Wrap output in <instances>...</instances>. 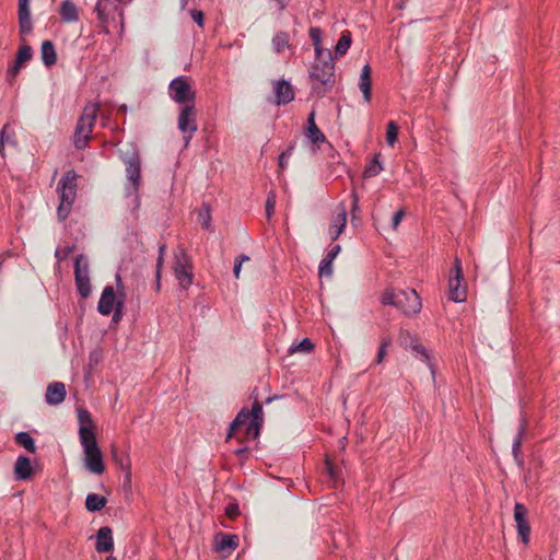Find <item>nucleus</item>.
I'll list each match as a JSON object with an SVG mask.
<instances>
[{
  "instance_id": "52",
  "label": "nucleus",
  "mask_w": 560,
  "mask_h": 560,
  "mask_svg": "<svg viewBox=\"0 0 560 560\" xmlns=\"http://www.w3.org/2000/svg\"><path fill=\"white\" fill-rule=\"evenodd\" d=\"M524 431H525V423H523L521 425L518 434H517V438H516V440L513 443V453H514L515 457L517 456V453L520 452L521 442H522V435H523Z\"/></svg>"
},
{
  "instance_id": "60",
  "label": "nucleus",
  "mask_w": 560,
  "mask_h": 560,
  "mask_svg": "<svg viewBox=\"0 0 560 560\" xmlns=\"http://www.w3.org/2000/svg\"><path fill=\"white\" fill-rule=\"evenodd\" d=\"M7 125L2 128L1 132H0V153L2 156H4V135H5V130H7Z\"/></svg>"
},
{
  "instance_id": "57",
  "label": "nucleus",
  "mask_w": 560,
  "mask_h": 560,
  "mask_svg": "<svg viewBox=\"0 0 560 560\" xmlns=\"http://www.w3.org/2000/svg\"><path fill=\"white\" fill-rule=\"evenodd\" d=\"M352 209H351V213H352V221H355L358 219V210H359V206H358V196L355 192L352 194Z\"/></svg>"
},
{
  "instance_id": "21",
  "label": "nucleus",
  "mask_w": 560,
  "mask_h": 560,
  "mask_svg": "<svg viewBox=\"0 0 560 560\" xmlns=\"http://www.w3.org/2000/svg\"><path fill=\"white\" fill-rule=\"evenodd\" d=\"M306 124H307V126L305 129V136L314 145L318 147L319 143L326 142L325 135L322 132V130L317 127V125L315 122V112L314 110H312L308 114Z\"/></svg>"
},
{
  "instance_id": "18",
  "label": "nucleus",
  "mask_w": 560,
  "mask_h": 560,
  "mask_svg": "<svg viewBox=\"0 0 560 560\" xmlns=\"http://www.w3.org/2000/svg\"><path fill=\"white\" fill-rule=\"evenodd\" d=\"M66 386L61 382H52L47 386L45 399L48 405L56 406L66 398Z\"/></svg>"
},
{
  "instance_id": "9",
  "label": "nucleus",
  "mask_w": 560,
  "mask_h": 560,
  "mask_svg": "<svg viewBox=\"0 0 560 560\" xmlns=\"http://www.w3.org/2000/svg\"><path fill=\"white\" fill-rule=\"evenodd\" d=\"M396 307L401 310L407 316L418 314L422 307L421 299L413 289L399 290Z\"/></svg>"
},
{
  "instance_id": "23",
  "label": "nucleus",
  "mask_w": 560,
  "mask_h": 560,
  "mask_svg": "<svg viewBox=\"0 0 560 560\" xmlns=\"http://www.w3.org/2000/svg\"><path fill=\"white\" fill-rule=\"evenodd\" d=\"M347 223V211L343 206H341V211L337 214L334 222L330 224L329 232L331 235V240L336 241L340 234L343 232Z\"/></svg>"
},
{
  "instance_id": "29",
  "label": "nucleus",
  "mask_w": 560,
  "mask_h": 560,
  "mask_svg": "<svg viewBox=\"0 0 560 560\" xmlns=\"http://www.w3.org/2000/svg\"><path fill=\"white\" fill-rule=\"evenodd\" d=\"M351 43V33L349 31H343L337 42V45L335 46V56L337 58L345 56L350 48Z\"/></svg>"
},
{
  "instance_id": "20",
  "label": "nucleus",
  "mask_w": 560,
  "mask_h": 560,
  "mask_svg": "<svg viewBox=\"0 0 560 560\" xmlns=\"http://www.w3.org/2000/svg\"><path fill=\"white\" fill-rule=\"evenodd\" d=\"M34 476L31 459L27 456L20 455L14 464L15 480H30Z\"/></svg>"
},
{
  "instance_id": "33",
  "label": "nucleus",
  "mask_w": 560,
  "mask_h": 560,
  "mask_svg": "<svg viewBox=\"0 0 560 560\" xmlns=\"http://www.w3.org/2000/svg\"><path fill=\"white\" fill-rule=\"evenodd\" d=\"M197 220L202 229L211 231V208L208 203H202L198 211Z\"/></svg>"
},
{
  "instance_id": "26",
  "label": "nucleus",
  "mask_w": 560,
  "mask_h": 560,
  "mask_svg": "<svg viewBox=\"0 0 560 560\" xmlns=\"http://www.w3.org/2000/svg\"><path fill=\"white\" fill-rule=\"evenodd\" d=\"M116 10L117 5L112 0H98L95 7L97 19L102 24L108 22L109 13L112 10Z\"/></svg>"
},
{
  "instance_id": "30",
  "label": "nucleus",
  "mask_w": 560,
  "mask_h": 560,
  "mask_svg": "<svg viewBox=\"0 0 560 560\" xmlns=\"http://www.w3.org/2000/svg\"><path fill=\"white\" fill-rule=\"evenodd\" d=\"M74 281L77 290L82 299H88L91 294L90 277H82L79 272H74Z\"/></svg>"
},
{
  "instance_id": "25",
  "label": "nucleus",
  "mask_w": 560,
  "mask_h": 560,
  "mask_svg": "<svg viewBox=\"0 0 560 560\" xmlns=\"http://www.w3.org/2000/svg\"><path fill=\"white\" fill-rule=\"evenodd\" d=\"M308 35L315 48V57L317 61H320L322 57L327 56V51H330L322 46V30L319 27H311Z\"/></svg>"
},
{
  "instance_id": "50",
  "label": "nucleus",
  "mask_w": 560,
  "mask_h": 560,
  "mask_svg": "<svg viewBox=\"0 0 560 560\" xmlns=\"http://www.w3.org/2000/svg\"><path fill=\"white\" fill-rule=\"evenodd\" d=\"M225 514L229 518L234 520L240 515L238 504L236 502H231L225 508Z\"/></svg>"
},
{
  "instance_id": "19",
  "label": "nucleus",
  "mask_w": 560,
  "mask_h": 560,
  "mask_svg": "<svg viewBox=\"0 0 560 560\" xmlns=\"http://www.w3.org/2000/svg\"><path fill=\"white\" fill-rule=\"evenodd\" d=\"M117 298L118 296H116L115 290L112 285L105 287L98 301V312L105 316L109 315L114 310Z\"/></svg>"
},
{
  "instance_id": "54",
  "label": "nucleus",
  "mask_w": 560,
  "mask_h": 560,
  "mask_svg": "<svg viewBox=\"0 0 560 560\" xmlns=\"http://www.w3.org/2000/svg\"><path fill=\"white\" fill-rule=\"evenodd\" d=\"M190 15L192 18V20L200 26V27H203V22H205V14L202 11L200 10H191L190 11Z\"/></svg>"
},
{
  "instance_id": "7",
  "label": "nucleus",
  "mask_w": 560,
  "mask_h": 560,
  "mask_svg": "<svg viewBox=\"0 0 560 560\" xmlns=\"http://www.w3.org/2000/svg\"><path fill=\"white\" fill-rule=\"evenodd\" d=\"M168 93L171 98L182 106H186L187 104L195 105L196 92L188 77L180 75L172 80L168 86Z\"/></svg>"
},
{
  "instance_id": "41",
  "label": "nucleus",
  "mask_w": 560,
  "mask_h": 560,
  "mask_svg": "<svg viewBox=\"0 0 560 560\" xmlns=\"http://www.w3.org/2000/svg\"><path fill=\"white\" fill-rule=\"evenodd\" d=\"M398 300V291L386 289L382 296L381 302L383 305H393L396 307V301Z\"/></svg>"
},
{
  "instance_id": "31",
  "label": "nucleus",
  "mask_w": 560,
  "mask_h": 560,
  "mask_svg": "<svg viewBox=\"0 0 560 560\" xmlns=\"http://www.w3.org/2000/svg\"><path fill=\"white\" fill-rule=\"evenodd\" d=\"M14 441L18 445L24 447L30 453H36V445L34 439L27 432H20L15 434Z\"/></svg>"
},
{
  "instance_id": "49",
  "label": "nucleus",
  "mask_w": 560,
  "mask_h": 560,
  "mask_svg": "<svg viewBox=\"0 0 560 560\" xmlns=\"http://www.w3.org/2000/svg\"><path fill=\"white\" fill-rule=\"evenodd\" d=\"M275 206H276V195L275 192H269L267 200H266V215L268 219L271 218V215L275 212Z\"/></svg>"
},
{
  "instance_id": "61",
  "label": "nucleus",
  "mask_w": 560,
  "mask_h": 560,
  "mask_svg": "<svg viewBox=\"0 0 560 560\" xmlns=\"http://www.w3.org/2000/svg\"><path fill=\"white\" fill-rule=\"evenodd\" d=\"M114 312V315H113V322L114 323H118L120 322V319L122 318V312H120L119 310H115L113 311Z\"/></svg>"
},
{
  "instance_id": "47",
  "label": "nucleus",
  "mask_w": 560,
  "mask_h": 560,
  "mask_svg": "<svg viewBox=\"0 0 560 560\" xmlns=\"http://www.w3.org/2000/svg\"><path fill=\"white\" fill-rule=\"evenodd\" d=\"M75 249L74 245L71 246H65L63 248H57L55 253V257L61 261L66 260L70 254H72Z\"/></svg>"
},
{
  "instance_id": "37",
  "label": "nucleus",
  "mask_w": 560,
  "mask_h": 560,
  "mask_svg": "<svg viewBox=\"0 0 560 560\" xmlns=\"http://www.w3.org/2000/svg\"><path fill=\"white\" fill-rule=\"evenodd\" d=\"M392 337L390 336H384L382 337L381 339V345H380V348H378V351H377V354H376V359H375V363L376 364H381L386 354H387V348L392 346Z\"/></svg>"
},
{
  "instance_id": "11",
  "label": "nucleus",
  "mask_w": 560,
  "mask_h": 560,
  "mask_svg": "<svg viewBox=\"0 0 560 560\" xmlns=\"http://www.w3.org/2000/svg\"><path fill=\"white\" fill-rule=\"evenodd\" d=\"M527 509L522 503H515L514 505V520L516 522L517 534L522 542L528 544L530 535V526L526 520Z\"/></svg>"
},
{
  "instance_id": "28",
  "label": "nucleus",
  "mask_w": 560,
  "mask_h": 560,
  "mask_svg": "<svg viewBox=\"0 0 560 560\" xmlns=\"http://www.w3.org/2000/svg\"><path fill=\"white\" fill-rule=\"evenodd\" d=\"M106 503L107 499L105 497L96 493H90L85 499V509L89 512H98L105 508Z\"/></svg>"
},
{
  "instance_id": "16",
  "label": "nucleus",
  "mask_w": 560,
  "mask_h": 560,
  "mask_svg": "<svg viewBox=\"0 0 560 560\" xmlns=\"http://www.w3.org/2000/svg\"><path fill=\"white\" fill-rule=\"evenodd\" d=\"M126 171L128 179L131 182L133 189L138 190L141 180V161L137 151H133L131 156L126 161Z\"/></svg>"
},
{
  "instance_id": "12",
  "label": "nucleus",
  "mask_w": 560,
  "mask_h": 560,
  "mask_svg": "<svg viewBox=\"0 0 560 560\" xmlns=\"http://www.w3.org/2000/svg\"><path fill=\"white\" fill-rule=\"evenodd\" d=\"M30 2L31 0H19L18 4L19 27L22 40H25V36L31 34L33 30Z\"/></svg>"
},
{
  "instance_id": "43",
  "label": "nucleus",
  "mask_w": 560,
  "mask_h": 560,
  "mask_svg": "<svg viewBox=\"0 0 560 560\" xmlns=\"http://www.w3.org/2000/svg\"><path fill=\"white\" fill-rule=\"evenodd\" d=\"M295 142H291L289 147L279 155L278 158V165L280 172H283L287 167V160L291 156L293 150H294Z\"/></svg>"
},
{
  "instance_id": "44",
  "label": "nucleus",
  "mask_w": 560,
  "mask_h": 560,
  "mask_svg": "<svg viewBox=\"0 0 560 560\" xmlns=\"http://www.w3.org/2000/svg\"><path fill=\"white\" fill-rule=\"evenodd\" d=\"M164 266V257L158 256L155 264V283L154 290L156 293L161 291V278H162V269Z\"/></svg>"
},
{
  "instance_id": "55",
  "label": "nucleus",
  "mask_w": 560,
  "mask_h": 560,
  "mask_svg": "<svg viewBox=\"0 0 560 560\" xmlns=\"http://www.w3.org/2000/svg\"><path fill=\"white\" fill-rule=\"evenodd\" d=\"M112 457L115 464L119 465L122 469H125L122 455L119 454L118 448L115 445L112 446Z\"/></svg>"
},
{
  "instance_id": "13",
  "label": "nucleus",
  "mask_w": 560,
  "mask_h": 560,
  "mask_svg": "<svg viewBox=\"0 0 560 560\" xmlns=\"http://www.w3.org/2000/svg\"><path fill=\"white\" fill-rule=\"evenodd\" d=\"M275 104L287 105L294 100V89L291 83L284 79L273 82Z\"/></svg>"
},
{
  "instance_id": "59",
  "label": "nucleus",
  "mask_w": 560,
  "mask_h": 560,
  "mask_svg": "<svg viewBox=\"0 0 560 560\" xmlns=\"http://www.w3.org/2000/svg\"><path fill=\"white\" fill-rule=\"evenodd\" d=\"M89 365L92 368L93 365L97 364L100 362V354L97 352H91L89 358Z\"/></svg>"
},
{
  "instance_id": "10",
  "label": "nucleus",
  "mask_w": 560,
  "mask_h": 560,
  "mask_svg": "<svg viewBox=\"0 0 560 560\" xmlns=\"http://www.w3.org/2000/svg\"><path fill=\"white\" fill-rule=\"evenodd\" d=\"M197 110L194 104L182 106L178 115V129L183 133H195L197 131Z\"/></svg>"
},
{
  "instance_id": "42",
  "label": "nucleus",
  "mask_w": 560,
  "mask_h": 560,
  "mask_svg": "<svg viewBox=\"0 0 560 560\" xmlns=\"http://www.w3.org/2000/svg\"><path fill=\"white\" fill-rule=\"evenodd\" d=\"M325 470L335 483L340 480V470L332 464L329 458L325 460ZM335 487H337V485H335Z\"/></svg>"
},
{
  "instance_id": "63",
  "label": "nucleus",
  "mask_w": 560,
  "mask_h": 560,
  "mask_svg": "<svg viewBox=\"0 0 560 560\" xmlns=\"http://www.w3.org/2000/svg\"><path fill=\"white\" fill-rule=\"evenodd\" d=\"M165 250H166V244L165 243H161L159 245V255L158 256L164 257Z\"/></svg>"
},
{
  "instance_id": "40",
  "label": "nucleus",
  "mask_w": 560,
  "mask_h": 560,
  "mask_svg": "<svg viewBox=\"0 0 560 560\" xmlns=\"http://www.w3.org/2000/svg\"><path fill=\"white\" fill-rule=\"evenodd\" d=\"M399 127L395 121H389L386 128V141L389 145H394L398 139Z\"/></svg>"
},
{
  "instance_id": "58",
  "label": "nucleus",
  "mask_w": 560,
  "mask_h": 560,
  "mask_svg": "<svg viewBox=\"0 0 560 560\" xmlns=\"http://www.w3.org/2000/svg\"><path fill=\"white\" fill-rule=\"evenodd\" d=\"M340 250H341L340 245H335V246H332V247L329 249V252L327 253V255L325 256V258L330 259V260H334V259L337 257V255L340 253Z\"/></svg>"
},
{
  "instance_id": "38",
  "label": "nucleus",
  "mask_w": 560,
  "mask_h": 560,
  "mask_svg": "<svg viewBox=\"0 0 560 560\" xmlns=\"http://www.w3.org/2000/svg\"><path fill=\"white\" fill-rule=\"evenodd\" d=\"M116 281H117V292H118V298L115 302V305H114V310H119L120 312L124 311V306H125V298H126V293L124 291V284H122V281H121V278L119 275H116Z\"/></svg>"
},
{
  "instance_id": "6",
  "label": "nucleus",
  "mask_w": 560,
  "mask_h": 560,
  "mask_svg": "<svg viewBox=\"0 0 560 560\" xmlns=\"http://www.w3.org/2000/svg\"><path fill=\"white\" fill-rule=\"evenodd\" d=\"M80 443L83 447L85 468L93 474L102 475L105 471V464L96 438L86 439L82 435Z\"/></svg>"
},
{
  "instance_id": "34",
  "label": "nucleus",
  "mask_w": 560,
  "mask_h": 560,
  "mask_svg": "<svg viewBox=\"0 0 560 560\" xmlns=\"http://www.w3.org/2000/svg\"><path fill=\"white\" fill-rule=\"evenodd\" d=\"M33 57V50L30 45H22L16 51L14 62L18 63V67H24Z\"/></svg>"
},
{
  "instance_id": "53",
  "label": "nucleus",
  "mask_w": 560,
  "mask_h": 560,
  "mask_svg": "<svg viewBox=\"0 0 560 560\" xmlns=\"http://www.w3.org/2000/svg\"><path fill=\"white\" fill-rule=\"evenodd\" d=\"M234 453L242 464L249 457V448L247 446L240 447Z\"/></svg>"
},
{
  "instance_id": "36",
  "label": "nucleus",
  "mask_w": 560,
  "mask_h": 560,
  "mask_svg": "<svg viewBox=\"0 0 560 560\" xmlns=\"http://www.w3.org/2000/svg\"><path fill=\"white\" fill-rule=\"evenodd\" d=\"M378 156H380V153L376 154L369 162V164L364 167V171H363L364 178H370V177L376 176L383 170V167L380 163Z\"/></svg>"
},
{
  "instance_id": "64",
  "label": "nucleus",
  "mask_w": 560,
  "mask_h": 560,
  "mask_svg": "<svg viewBox=\"0 0 560 560\" xmlns=\"http://www.w3.org/2000/svg\"><path fill=\"white\" fill-rule=\"evenodd\" d=\"M249 260V257L246 256L245 254H242L240 255L238 257H236L235 261L236 262H240L241 265L244 262V261H247Z\"/></svg>"
},
{
  "instance_id": "45",
  "label": "nucleus",
  "mask_w": 560,
  "mask_h": 560,
  "mask_svg": "<svg viewBox=\"0 0 560 560\" xmlns=\"http://www.w3.org/2000/svg\"><path fill=\"white\" fill-rule=\"evenodd\" d=\"M332 261L334 260H330V259H327V258H323L320 264H319V267H318V276L322 278V277H331L332 276Z\"/></svg>"
},
{
  "instance_id": "17",
  "label": "nucleus",
  "mask_w": 560,
  "mask_h": 560,
  "mask_svg": "<svg viewBox=\"0 0 560 560\" xmlns=\"http://www.w3.org/2000/svg\"><path fill=\"white\" fill-rule=\"evenodd\" d=\"M95 549L100 553L110 552L114 549L113 532L108 526L98 529Z\"/></svg>"
},
{
  "instance_id": "51",
  "label": "nucleus",
  "mask_w": 560,
  "mask_h": 560,
  "mask_svg": "<svg viewBox=\"0 0 560 560\" xmlns=\"http://www.w3.org/2000/svg\"><path fill=\"white\" fill-rule=\"evenodd\" d=\"M21 69H22V67H18L16 62H13V65L9 67L8 71H7V81L10 84L13 83V81L15 80L18 74L20 73Z\"/></svg>"
},
{
  "instance_id": "32",
  "label": "nucleus",
  "mask_w": 560,
  "mask_h": 560,
  "mask_svg": "<svg viewBox=\"0 0 560 560\" xmlns=\"http://www.w3.org/2000/svg\"><path fill=\"white\" fill-rule=\"evenodd\" d=\"M272 45L278 54H281L285 47L291 48L289 33L283 31L278 32L272 38Z\"/></svg>"
},
{
  "instance_id": "8",
  "label": "nucleus",
  "mask_w": 560,
  "mask_h": 560,
  "mask_svg": "<svg viewBox=\"0 0 560 560\" xmlns=\"http://www.w3.org/2000/svg\"><path fill=\"white\" fill-rule=\"evenodd\" d=\"M464 280L462 261L458 257H455L453 268L451 269L448 280V299L454 302H463L466 300L467 290L466 285H463Z\"/></svg>"
},
{
  "instance_id": "35",
  "label": "nucleus",
  "mask_w": 560,
  "mask_h": 560,
  "mask_svg": "<svg viewBox=\"0 0 560 560\" xmlns=\"http://www.w3.org/2000/svg\"><path fill=\"white\" fill-rule=\"evenodd\" d=\"M74 272H79L82 277H90V264L84 254L77 255L74 259Z\"/></svg>"
},
{
  "instance_id": "62",
  "label": "nucleus",
  "mask_w": 560,
  "mask_h": 560,
  "mask_svg": "<svg viewBox=\"0 0 560 560\" xmlns=\"http://www.w3.org/2000/svg\"><path fill=\"white\" fill-rule=\"evenodd\" d=\"M241 268H242V265L240 262L235 261L234 268H233V273H234L235 278L240 277Z\"/></svg>"
},
{
  "instance_id": "3",
  "label": "nucleus",
  "mask_w": 560,
  "mask_h": 560,
  "mask_svg": "<svg viewBox=\"0 0 560 560\" xmlns=\"http://www.w3.org/2000/svg\"><path fill=\"white\" fill-rule=\"evenodd\" d=\"M79 175L74 170L65 173L57 186L60 203L57 209V215L60 221H65L70 214L71 207L77 197V179Z\"/></svg>"
},
{
  "instance_id": "4",
  "label": "nucleus",
  "mask_w": 560,
  "mask_h": 560,
  "mask_svg": "<svg viewBox=\"0 0 560 560\" xmlns=\"http://www.w3.org/2000/svg\"><path fill=\"white\" fill-rule=\"evenodd\" d=\"M194 266L186 249L178 247L174 255L173 270L183 290H187L194 281Z\"/></svg>"
},
{
  "instance_id": "22",
  "label": "nucleus",
  "mask_w": 560,
  "mask_h": 560,
  "mask_svg": "<svg viewBox=\"0 0 560 560\" xmlns=\"http://www.w3.org/2000/svg\"><path fill=\"white\" fill-rule=\"evenodd\" d=\"M359 88L363 94L364 100L370 102L372 97V68L370 65H365L362 68Z\"/></svg>"
},
{
  "instance_id": "56",
  "label": "nucleus",
  "mask_w": 560,
  "mask_h": 560,
  "mask_svg": "<svg viewBox=\"0 0 560 560\" xmlns=\"http://www.w3.org/2000/svg\"><path fill=\"white\" fill-rule=\"evenodd\" d=\"M405 214L406 213H405L404 209H399L397 212H395V214L393 215V222H392V225H393L394 230H396L398 228V225L400 224V222L404 219Z\"/></svg>"
},
{
  "instance_id": "24",
  "label": "nucleus",
  "mask_w": 560,
  "mask_h": 560,
  "mask_svg": "<svg viewBox=\"0 0 560 560\" xmlns=\"http://www.w3.org/2000/svg\"><path fill=\"white\" fill-rule=\"evenodd\" d=\"M42 60L47 68L57 62L55 45L51 40H44L40 48Z\"/></svg>"
},
{
  "instance_id": "39",
  "label": "nucleus",
  "mask_w": 560,
  "mask_h": 560,
  "mask_svg": "<svg viewBox=\"0 0 560 560\" xmlns=\"http://www.w3.org/2000/svg\"><path fill=\"white\" fill-rule=\"evenodd\" d=\"M417 340H418V338L416 336H412L409 330H406V329H402V328L400 329L399 336H398V341H399V345L401 347H404L405 349H408Z\"/></svg>"
},
{
  "instance_id": "5",
  "label": "nucleus",
  "mask_w": 560,
  "mask_h": 560,
  "mask_svg": "<svg viewBox=\"0 0 560 560\" xmlns=\"http://www.w3.org/2000/svg\"><path fill=\"white\" fill-rule=\"evenodd\" d=\"M96 117L97 108H85L82 116L79 118L73 135V144L78 150L86 148Z\"/></svg>"
},
{
  "instance_id": "27",
  "label": "nucleus",
  "mask_w": 560,
  "mask_h": 560,
  "mask_svg": "<svg viewBox=\"0 0 560 560\" xmlns=\"http://www.w3.org/2000/svg\"><path fill=\"white\" fill-rule=\"evenodd\" d=\"M59 14L65 22H74L79 19L77 7L71 0L62 1Z\"/></svg>"
},
{
  "instance_id": "2",
  "label": "nucleus",
  "mask_w": 560,
  "mask_h": 560,
  "mask_svg": "<svg viewBox=\"0 0 560 560\" xmlns=\"http://www.w3.org/2000/svg\"><path fill=\"white\" fill-rule=\"evenodd\" d=\"M308 77L312 81V94L317 97H323L332 90L336 75L331 51H327V56L322 57L320 61H317V58L315 59Z\"/></svg>"
},
{
  "instance_id": "15",
  "label": "nucleus",
  "mask_w": 560,
  "mask_h": 560,
  "mask_svg": "<svg viewBox=\"0 0 560 560\" xmlns=\"http://www.w3.org/2000/svg\"><path fill=\"white\" fill-rule=\"evenodd\" d=\"M238 536L225 533H218L214 536L215 551L223 553V557L229 556L238 546Z\"/></svg>"
},
{
  "instance_id": "48",
  "label": "nucleus",
  "mask_w": 560,
  "mask_h": 560,
  "mask_svg": "<svg viewBox=\"0 0 560 560\" xmlns=\"http://www.w3.org/2000/svg\"><path fill=\"white\" fill-rule=\"evenodd\" d=\"M410 349L417 354L420 355L421 360L429 361L430 357L427 349L418 342V340L410 347Z\"/></svg>"
},
{
  "instance_id": "46",
  "label": "nucleus",
  "mask_w": 560,
  "mask_h": 560,
  "mask_svg": "<svg viewBox=\"0 0 560 560\" xmlns=\"http://www.w3.org/2000/svg\"><path fill=\"white\" fill-rule=\"evenodd\" d=\"M314 343L308 338H304L301 342H299L294 348L291 349L292 352L299 351L303 353H310L314 349Z\"/></svg>"
},
{
  "instance_id": "1",
  "label": "nucleus",
  "mask_w": 560,
  "mask_h": 560,
  "mask_svg": "<svg viewBox=\"0 0 560 560\" xmlns=\"http://www.w3.org/2000/svg\"><path fill=\"white\" fill-rule=\"evenodd\" d=\"M254 398L252 409L243 407L235 419L230 423L225 441L235 439L238 443L244 444L249 440H257L264 425L262 404L258 400V389L254 388L250 394Z\"/></svg>"
},
{
  "instance_id": "14",
  "label": "nucleus",
  "mask_w": 560,
  "mask_h": 560,
  "mask_svg": "<svg viewBox=\"0 0 560 560\" xmlns=\"http://www.w3.org/2000/svg\"><path fill=\"white\" fill-rule=\"evenodd\" d=\"M78 411V421L80 423L79 428V439L82 440V435L86 439L96 438V425L92 418V415L89 410L79 407Z\"/></svg>"
}]
</instances>
